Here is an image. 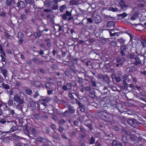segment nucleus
Returning <instances> with one entry per match:
<instances>
[{
  "instance_id": "38",
  "label": "nucleus",
  "mask_w": 146,
  "mask_h": 146,
  "mask_svg": "<svg viewBox=\"0 0 146 146\" xmlns=\"http://www.w3.org/2000/svg\"><path fill=\"white\" fill-rule=\"evenodd\" d=\"M66 15L67 16H70L71 15V13H70L68 11H67L66 12Z\"/></svg>"
},
{
  "instance_id": "11",
  "label": "nucleus",
  "mask_w": 146,
  "mask_h": 146,
  "mask_svg": "<svg viewBox=\"0 0 146 146\" xmlns=\"http://www.w3.org/2000/svg\"><path fill=\"white\" fill-rule=\"evenodd\" d=\"M108 10L111 11H112L113 12H116L119 11L118 8H114L112 7H110L109 8Z\"/></svg>"
},
{
  "instance_id": "61",
  "label": "nucleus",
  "mask_w": 146,
  "mask_h": 146,
  "mask_svg": "<svg viewBox=\"0 0 146 146\" xmlns=\"http://www.w3.org/2000/svg\"><path fill=\"white\" fill-rule=\"evenodd\" d=\"M44 11L46 12H49L50 11V10L49 9H46L44 10Z\"/></svg>"
},
{
  "instance_id": "34",
  "label": "nucleus",
  "mask_w": 146,
  "mask_h": 146,
  "mask_svg": "<svg viewBox=\"0 0 146 146\" xmlns=\"http://www.w3.org/2000/svg\"><path fill=\"white\" fill-rule=\"evenodd\" d=\"M21 17L23 19H25L26 18V16L24 14H22L21 15Z\"/></svg>"
},
{
  "instance_id": "36",
  "label": "nucleus",
  "mask_w": 146,
  "mask_h": 146,
  "mask_svg": "<svg viewBox=\"0 0 146 146\" xmlns=\"http://www.w3.org/2000/svg\"><path fill=\"white\" fill-rule=\"evenodd\" d=\"M87 21H88V22H89L91 23H92L93 22V20L92 19H91V18H88L87 19Z\"/></svg>"
},
{
  "instance_id": "24",
  "label": "nucleus",
  "mask_w": 146,
  "mask_h": 146,
  "mask_svg": "<svg viewBox=\"0 0 146 146\" xmlns=\"http://www.w3.org/2000/svg\"><path fill=\"white\" fill-rule=\"evenodd\" d=\"M13 138L15 140H17L19 139V137L18 136L15 135L13 136Z\"/></svg>"
},
{
  "instance_id": "63",
  "label": "nucleus",
  "mask_w": 146,
  "mask_h": 146,
  "mask_svg": "<svg viewBox=\"0 0 146 146\" xmlns=\"http://www.w3.org/2000/svg\"><path fill=\"white\" fill-rule=\"evenodd\" d=\"M125 134L126 135H130L131 134V133H130V132L128 131V132H126Z\"/></svg>"
},
{
  "instance_id": "25",
  "label": "nucleus",
  "mask_w": 146,
  "mask_h": 146,
  "mask_svg": "<svg viewBox=\"0 0 146 146\" xmlns=\"http://www.w3.org/2000/svg\"><path fill=\"white\" fill-rule=\"evenodd\" d=\"M94 142H95V139L93 137H91V139L90 143V144H93V143H94Z\"/></svg>"
},
{
  "instance_id": "29",
  "label": "nucleus",
  "mask_w": 146,
  "mask_h": 146,
  "mask_svg": "<svg viewBox=\"0 0 146 146\" xmlns=\"http://www.w3.org/2000/svg\"><path fill=\"white\" fill-rule=\"evenodd\" d=\"M111 45L113 46H116L117 44L114 41L111 42Z\"/></svg>"
},
{
  "instance_id": "62",
  "label": "nucleus",
  "mask_w": 146,
  "mask_h": 146,
  "mask_svg": "<svg viewBox=\"0 0 146 146\" xmlns=\"http://www.w3.org/2000/svg\"><path fill=\"white\" fill-rule=\"evenodd\" d=\"M2 58V61H5V58L2 56V55L1 56Z\"/></svg>"
},
{
  "instance_id": "50",
  "label": "nucleus",
  "mask_w": 146,
  "mask_h": 146,
  "mask_svg": "<svg viewBox=\"0 0 146 146\" xmlns=\"http://www.w3.org/2000/svg\"><path fill=\"white\" fill-rule=\"evenodd\" d=\"M121 55L122 56H125V53L123 52V51H121Z\"/></svg>"
},
{
  "instance_id": "2",
  "label": "nucleus",
  "mask_w": 146,
  "mask_h": 146,
  "mask_svg": "<svg viewBox=\"0 0 146 146\" xmlns=\"http://www.w3.org/2000/svg\"><path fill=\"white\" fill-rule=\"evenodd\" d=\"M118 4L120 5L121 8L124 10H125L128 6L125 4V2L123 0H116Z\"/></svg>"
},
{
  "instance_id": "32",
  "label": "nucleus",
  "mask_w": 146,
  "mask_h": 146,
  "mask_svg": "<svg viewBox=\"0 0 146 146\" xmlns=\"http://www.w3.org/2000/svg\"><path fill=\"white\" fill-rule=\"evenodd\" d=\"M129 35L130 36L131 38L130 40H132V39H134L135 38V36L129 34Z\"/></svg>"
},
{
  "instance_id": "51",
  "label": "nucleus",
  "mask_w": 146,
  "mask_h": 146,
  "mask_svg": "<svg viewBox=\"0 0 146 146\" xmlns=\"http://www.w3.org/2000/svg\"><path fill=\"white\" fill-rule=\"evenodd\" d=\"M3 106L5 108V110H7L8 109L7 106L6 104H5L3 105Z\"/></svg>"
},
{
  "instance_id": "33",
  "label": "nucleus",
  "mask_w": 146,
  "mask_h": 146,
  "mask_svg": "<svg viewBox=\"0 0 146 146\" xmlns=\"http://www.w3.org/2000/svg\"><path fill=\"white\" fill-rule=\"evenodd\" d=\"M62 18L64 19H66L67 18V16L66 14H64L62 16Z\"/></svg>"
},
{
  "instance_id": "21",
  "label": "nucleus",
  "mask_w": 146,
  "mask_h": 146,
  "mask_svg": "<svg viewBox=\"0 0 146 146\" xmlns=\"http://www.w3.org/2000/svg\"><path fill=\"white\" fill-rule=\"evenodd\" d=\"M35 129L34 128H31L30 129L29 133H34L35 132Z\"/></svg>"
},
{
  "instance_id": "27",
  "label": "nucleus",
  "mask_w": 146,
  "mask_h": 146,
  "mask_svg": "<svg viewBox=\"0 0 146 146\" xmlns=\"http://www.w3.org/2000/svg\"><path fill=\"white\" fill-rule=\"evenodd\" d=\"M120 16H121L123 17H125L127 16V14L125 13H123L122 14L119 15Z\"/></svg>"
},
{
  "instance_id": "10",
  "label": "nucleus",
  "mask_w": 146,
  "mask_h": 146,
  "mask_svg": "<svg viewBox=\"0 0 146 146\" xmlns=\"http://www.w3.org/2000/svg\"><path fill=\"white\" fill-rule=\"evenodd\" d=\"M79 108L82 112H84L85 111L84 106L81 104H79Z\"/></svg>"
},
{
  "instance_id": "19",
  "label": "nucleus",
  "mask_w": 146,
  "mask_h": 146,
  "mask_svg": "<svg viewBox=\"0 0 146 146\" xmlns=\"http://www.w3.org/2000/svg\"><path fill=\"white\" fill-rule=\"evenodd\" d=\"M34 35L36 37H38L40 36V34L39 33L35 32L34 34Z\"/></svg>"
},
{
  "instance_id": "7",
  "label": "nucleus",
  "mask_w": 146,
  "mask_h": 146,
  "mask_svg": "<svg viewBox=\"0 0 146 146\" xmlns=\"http://www.w3.org/2000/svg\"><path fill=\"white\" fill-rule=\"evenodd\" d=\"M115 24V23L114 22L110 21L107 24V27H111L114 26Z\"/></svg>"
},
{
  "instance_id": "56",
  "label": "nucleus",
  "mask_w": 146,
  "mask_h": 146,
  "mask_svg": "<svg viewBox=\"0 0 146 146\" xmlns=\"http://www.w3.org/2000/svg\"><path fill=\"white\" fill-rule=\"evenodd\" d=\"M21 106L20 105H17V108H19L20 109H21Z\"/></svg>"
},
{
  "instance_id": "49",
  "label": "nucleus",
  "mask_w": 146,
  "mask_h": 146,
  "mask_svg": "<svg viewBox=\"0 0 146 146\" xmlns=\"http://www.w3.org/2000/svg\"><path fill=\"white\" fill-rule=\"evenodd\" d=\"M102 42L103 43H105L106 42V40L105 39H102Z\"/></svg>"
},
{
  "instance_id": "46",
  "label": "nucleus",
  "mask_w": 146,
  "mask_h": 146,
  "mask_svg": "<svg viewBox=\"0 0 146 146\" xmlns=\"http://www.w3.org/2000/svg\"><path fill=\"white\" fill-rule=\"evenodd\" d=\"M88 127L90 129H92V126L90 124H88L87 125Z\"/></svg>"
},
{
  "instance_id": "9",
  "label": "nucleus",
  "mask_w": 146,
  "mask_h": 146,
  "mask_svg": "<svg viewBox=\"0 0 146 146\" xmlns=\"http://www.w3.org/2000/svg\"><path fill=\"white\" fill-rule=\"evenodd\" d=\"M75 110L73 107H70L69 108V111L71 113H73L74 112ZM68 111L67 110L64 112V113L65 114H66L67 113H68Z\"/></svg>"
},
{
  "instance_id": "20",
  "label": "nucleus",
  "mask_w": 146,
  "mask_h": 146,
  "mask_svg": "<svg viewBox=\"0 0 146 146\" xmlns=\"http://www.w3.org/2000/svg\"><path fill=\"white\" fill-rule=\"evenodd\" d=\"M125 59L124 58H122L121 59L120 58H118L117 59V62H121V61H125Z\"/></svg>"
},
{
  "instance_id": "5",
  "label": "nucleus",
  "mask_w": 146,
  "mask_h": 146,
  "mask_svg": "<svg viewBox=\"0 0 146 146\" xmlns=\"http://www.w3.org/2000/svg\"><path fill=\"white\" fill-rule=\"evenodd\" d=\"M94 21L96 23L98 24L101 22L102 20L100 16L97 15L95 17Z\"/></svg>"
},
{
  "instance_id": "17",
  "label": "nucleus",
  "mask_w": 146,
  "mask_h": 146,
  "mask_svg": "<svg viewBox=\"0 0 146 146\" xmlns=\"http://www.w3.org/2000/svg\"><path fill=\"white\" fill-rule=\"evenodd\" d=\"M122 140L123 142L125 143L127 142V139L126 136H123L122 138Z\"/></svg>"
},
{
  "instance_id": "47",
  "label": "nucleus",
  "mask_w": 146,
  "mask_h": 146,
  "mask_svg": "<svg viewBox=\"0 0 146 146\" xmlns=\"http://www.w3.org/2000/svg\"><path fill=\"white\" fill-rule=\"evenodd\" d=\"M114 128L117 131H118L119 130V128L117 126H115Z\"/></svg>"
},
{
  "instance_id": "59",
  "label": "nucleus",
  "mask_w": 146,
  "mask_h": 146,
  "mask_svg": "<svg viewBox=\"0 0 146 146\" xmlns=\"http://www.w3.org/2000/svg\"><path fill=\"white\" fill-rule=\"evenodd\" d=\"M37 95H38V94L37 93H35L34 95V97L35 98H36Z\"/></svg>"
},
{
  "instance_id": "26",
  "label": "nucleus",
  "mask_w": 146,
  "mask_h": 146,
  "mask_svg": "<svg viewBox=\"0 0 146 146\" xmlns=\"http://www.w3.org/2000/svg\"><path fill=\"white\" fill-rule=\"evenodd\" d=\"M13 101L10 99H9V101L8 102V104L9 106H11V105L13 104Z\"/></svg>"
},
{
  "instance_id": "8",
  "label": "nucleus",
  "mask_w": 146,
  "mask_h": 146,
  "mask_svg": "<svg viewBox=\"0 0 146 146\" xmlns=\"http://www.w3.org/2000/svg\"><path fill=\"white\" fill-rule=\"evenodd\" d=\"M14 128H15V127H13L11 128L10 130L9 131L2 132L1 134V135H3L4 133H12L15 130V129H14Z\"/></svg>"
},
{
  "instance_id": "18",
  "label": "nucleus",
  "mask_w": 146,
  "mask_h": 146,
  "mask_svg": "<svg viewBox=\"0 0 146 146\" xmlns=\"http://www.w3.org/2000/svg\"><path fill=\"white\" fill-rule=\"evenodd\" d=\"M129 76L128 74H125L123 76V78L124 80H126L128 78Z\"/></svg>"
},
{
  "instance_id": "43",
  "label": "nucleus",
  "mask_w": 146,
  "mask_h": 146,
  "mask_svg": "<svg viewBox=\"0 0 146 146\" xmlns=\"http://www.w3.org/2000/svg\"><path fill=\"white\" fill-rule=\"evenodd\" d=\"M0 50L1 51V53H2L3 55H5V53L4 52V51L3 50L2 47L0 48Z\"/></svg>"
},
{
  "instance_id": "64",
  "label": "nucleus",
  "mask_w": 146,
  "mask_h": 146,
  "mask_svg": "<svg viewBox=\"0 0 146 146\" xmlns=\"http://www.w3.org/2000/svg\"><path fill=\"white\" fill-rule=\"evenodd\" d=\"M25 1L26 2L29 3H30L31 2V1L30 0H25Z\"/></svg>"
},
{
  "instance_id": "3",
  "label": "nucleus",
  "mask_w": 146,
  "mask_h": 146,
  "mask_svg": "<svg viewBox=\"0 0 146 146\" xmlns=\"http://www.w3.org/2000/svg\"><path fill=\"white\" fill-rule=\"evenodd\" d=\"M14 100L17 103L20 104H23L24 102L23 100L21 99L20 97L18 96V95H15L13 98Z\"/></svg>"
},
{
  "instance_id": "30",
  "label": "nucleus",
  "mask_w": 146,
  "mask_h": 146,
  "mask_svg": "<svg viewBox=\"0 0 146 146\" xmlns=\"http://www.w3.org/2000/svg\"><path fill=\"white\" fill-rule=\"evenodd\" d=\"M117 145V143L116 141H114L112 143V146H116Z\"/></svg>"
},
{
  "instance_id": "53",
  "label": "nucleus",
  "mask_w": 146,
  "mask_h": 146,
  "mask_svg": "<svg viewBox=\"0 0 146 146\" xmlns=\"http://www.w3.org/2000/svg\"><path fill=\"white\" fill-rule=\"evenodd\" d=\"M1 15L2 17H5L6 16V15L4 13H2L1 14Z\"/></svg>"
},
{
  "instance_id": "54",
  "label": "nucleus",
  "mask_w": 146,
  "mask_h": 146,
  "mask_svg": "<svg viewBox=\"0 0 146 146\" xmlns=\"http://www.w3.org/2000/svg\"><path fill=\"white\" fill-rule=\"evenodd\" d=\"M9 94L11 95H12L13 93V92L11 90H9Z\"/></svg>"
},
{
  "instance_id": "37",
  "label": "nucleus",
  "mask_w": 146,
  "mask_h": 146,
  "mask_svg": "<svg viewBox=\"0 0 146 146\" xmlns=\"http://www.w3.org/2000/svg\"><path fill=\"white\" fill-rule=\"evenodd\" d=\"M48 93V94H50L52 93L53 91L52 90H47Z\"/></svg>"
},
{
  "instance_id": "4",
  "label": "nucleus",
  "mask_w": 146,
  "mask_h": 146,
  "mask_svg": "<svg viewBox=\"0 0 146 146\" xmlns=\"http://www.w3.org/2000/svg\"><path fill=\"white\" fill-rule=\"evenodd\" d=\"M72 88V85L70 83H67L65 85H64L62 87V89L64 90H68Z\"/></svg>"
},
{
  "instance_id": "44",
  "label": "nucleus",
  "mask_w": 146,
  "mask_h": 146,
  "mask_svg": "<svg viewBox=\"0 0 146 146\" xmlns=\"http://www.w3.org/2000/svg\"><path fill=\"white\" fill-rule=\"evenodd\" d=\"M51 127H52V129L54 130L56 129V126H55V125H51Z\"/></svg>"
},
{
  "instance_id": "57",
  "label": "nucleus",
  "mask_w": 146,
  "mask_h": 146,
  "mask_svg": "<svg viewBox=\"0 0 146 146\" xmlns=\"http://www.w3.org/2000/svg\"><path fill=\"white\" fill-rule=\"evenodd\" d=\"M63 130V128L62 127H60L59 128V131H62Z\"/></svg>"
},
{
  "instance_id": "15",
  "label": "nucleus",
  "mask_w": 146,
  "mask_h": 146,
  "mask_svg": "<svg viewBox=\"0 0 146 146\" xmlns=\"http://www.w3.org/2000/svg\"><path fill=\"white\" fill-rule=\"evenodd\" d=\"M25 92L27 94L29 95H30L32 93V91L29 89H25Z\"/></svg>"
},
{
  "instance_id": "60",
  "label": "nucleus",
  "mask_w": 146,
  "mask_h": 146,
  "mask_svg": "<svg viewBox=\"0 0 146 146\" xmlns=\"http://www.w3.org/2000/svg\"><path fill=\"white\" fill-rule=\"evenodd\" d=\"M94 40V39L92 38H90V41L91 42H93Z\"/></svg>"
},
{
  "instance_id": "13",
  "label": "nucleus",
  "mask_w": 146,
  "mask_h": 146,
  "mask_svg": "<svg viewBox=\"0 0 146 146\" xmlns=\"http://www.w3.org/2000/svg\"><path fill=\"white\" fill-rule=\"evenodd\" d=\"M9 111V113L12 115H13L15 114L14 111L10 108H8L7 110Z\"/></svg>"
},
{
  "instance_id": "41",
  "label": "nucleus",
  "mask_w": 146,
  "mask_h": 146,
  "mask_svg": "<svg viewBox=\"0 0 146 146\" xmlns=\"http://www.w3.org/2000/svg\"><path fill=\"white\" fill-rule=\"evenodd\" d=\"M2 73L4 76H5V74L7 72V70H2Z\"/></svg>"
},
{
  "instance_id": "55",
  "label": "nucleus",
  "mask_w": 146,
  "mask_h": 146,
  "mask_svg": "<svg viewBox=\"0 0 146 146\" xmlns=\"http://www.w3.org/2000/svg\"><path fill=\"white\" fill-rule=\"evenodd\" d=\"M58 84L59 86H60L62 85V82L60 81H58Z\"/></svg>"
},
{
  "instance_id": "14",
  "label": "nucleus",
  "mask_w": 146,
  "mask_h": 146,
  "mask_svg": "<svg viewBox=\"0 0 146 146\" xmlns=\"http://www.w3.org/2000/svg\"><path fill=\"white\" fill-rule=\"evenodd\" d=\"M117 41L120 42L121 44L124 43L125 41L123 38H120L117 39Z\"/></svg>"
},
{
  "instance_id": "28",
  "label": "nucleus",
  "mask_w": 146,
  "mask_h": 146,
  "mask_svg": "<svg viewBox=\"0 0 146 146\" xmlns=\"http://www.w3.org/2000/svg\"><path fill=\"white\" fill-rule=\"evenodd\" d=\"M126 49V48L124 46H122L121 48V51H125Z\"/></svg>"
},
{
  "instance_id": "23",
  "label": "nucleus",
  "mask_w": 146,
  "mask_h": 146,
  "mask_svg": "<svg viewBox=\"0 0 146 146\" xmlns=\"http://www.w3.org/2000/svg\"><path fill=\"white\" fill-rule=\"evenodd\" d=\"M13 0H7V4L8 5H10L11 4Z\"/></svg>"
},
{
  "instance_id": "1",
  "label": "nucleus",
  "mask_w": 146,
  "mask_h": 146,
  "mask_svg": "<svg viewBox=\"0 0 146 146\" xmlns=\"http://www.w3.org/2000/svg\"><path fill=\"white\" fill-rule=\"evenodd\" d=\"M101 118L107 121H111L112 120V116L110 114L106 111H101L99 113Z\"/></svg>"
},
{
  "instance_id": "48",
  "label": "nucleus",
  "mask_w": 146,
  "mask_h": 146,
  "mask_svg": "<svg viewBox=\"0 0 146 146\" xmlns=\"http://www.w3.org/2000/svg\"><path fill=\"white\" fill-rule=\"evenodd\" d=\"M110 35L111 36H115V34H116V33H111L110 32Z\"/></svg>"
},
{
  "instance_id": "12",
  "label": "nucleus",
  "mask_w": 146,
  "mask_h": 146,
  "mask_svg": "<svg viewBox=\"0 0 146 146\" xmlns=\"http://www.w3.org/2000/svg\"><path fill=\"white\" fill-rule=\"evenodd\" d=\"M3 87L6 89H9V86L8 84H5L4 83H3L2 84Z\"/></svg>"
},
{
  "instance_id": "39",
  "label": "nucleus",
  "mask_w": 146,
  "mask_h": 146,
  "mask_svg": "<svg viewBox=\"0 0 146 146\" xmlns=\"http://www.w3.org/2000/svg\"><path fill=\"white\" fill-rule=\"evenodd\" d=\"M92 85L93 86H96V84L94 81H93L92 82Z\"/></svg>"
},
{
  "instance_id": "52",
  "label": "nucleus",
  "mask_w": 146,
  "mask_h": 146,
  "mask_svg": "<svg viewBox=\"0 0 146 146\" xmlns=\"http://www.w3.org/2000/svg\"><path fill=\"white\" fill-rule=\"evenodd\" d=\"M141 61L140 60H138V61L137 62H135V64L138 65L140 63Z\"/></svg>"
},
{
  "instance_id": "58",
  "label": "nucleus",
  "mask_w": 146,
  "mask_h": 146,
  "mask_svg": "<svg viewBox=\"0 0 146 146\" xmlns=\"http://www.w3.org/2000/svg\"><path fill=\"white\" fill-rule=\"evenodd\" d=\"M74 124L76 126H77L78 124V122L77 121H75L74 122Z\"/></svg>"
},
{
  "instance_id": "45",
  "label": "nucleus",
  "mask_w": 146,
  "mask_h": 146,
  "mask_svg": "<svg viewBox=\"0 0 146 146\" xmlns=\"http://www.w3.org/2000/svg\"><path fill=\"white\" fill-rule=\"evenodd\" d=\"M40 117V115L38 114H36L35 116V117L36 119H38Z\"/></svg>"
},
{
  "instance_id": "31",
  "label": "nucleus",
  "mask_w": 146,
  "mask_h": 146,
  "mask_svg": "<svg viewBox=\"0 0 146 146\" xmlns=\"http://www.w3.org/2000/svg\"><path fill=\"white\" fill-rule=\"evenodd\" d=\"M66 76H69L70 75V72L68 71H66L65 73Z\"/></svg>"
},
{
  "instance_id": "35",
  "label": "nucleus",
  "mask_w": 146,
  "mask_h": 146,
  "mask_svg": "<svg viewBox=\"0 0 146 146\" xmlns=\"http://www.w3.org/2000/svg\"><path fill=\"white\" fill-rule=\"evenodd\" d=\"M0 122L3 124H4L6 122L5 119H2L0 121Z\"/></svg>"
},
{
  "instance_id": "6",
  "label": "nucleus",
  "mask_w": 146,
  "mask_h": 146,
  "mask_svg": "<svg viewBox=\"0 0 146 146\" xmlns=\"http://www.w3.org/2000/svg\"><path fill=\"white\" fill-rule=\"evenodd\" d=\"M24 2L22 1H19L18 3L17 6L19 9H22L25 6Z\"/></svg>"
},
{
  "instance_id": "16",
  "label": "nucleus",
  "mask_w": 146,
  "mask_h": 146,
  "mask_svg": "<svg viewBox=\"0 0 146 146\" xmlns=\"http://www.w3.org/2000/svg\"><path fill=\"white\" fill-rule=\"evenodd\" d=\"M33 84L37 87H39L40 86H41L40 83L39 81H36Z\"/></svg>"
},
{
  "instance_id": "22",
  "label": "nucleus",
  "mask_w": 146,
  "mask_h": 146,
  "mask_svg": "<svg viewBox=\"0 0 146 146\" xmlns=\"http://www.w3.org/2000/svg\"><path fill=\"white\" fill-rule=\"evenodd\" d=\"M138 15V14H137L136 15H133V16H132L131 17V19L133 20H135V18L137 17Z\"/></svg>"
},
{
  "instance_id": "42",
  "label": "nucleus",
  "mask_w": 146,
  "mask_h": 146,
  "mask_svg": "<svg viewBox=\"0 0 146 146\" xmlns=\"http://www.w3.org/2000/svg\"><path fill=\"white\" fill-rule=\"evenodd\" d=\"M116 81L118 82H119L121 81V79L120 77H118L116 78Z\"/></svg>"
},
{
  "instance_id": "40",
  "label": "nucleus",
  "mask_w": 146,
  "mask_h": 146,
  "mask_svg": "<svg viewBox=\"0 0 146 146\" xmlns=\"http://www.w3.org/2000/svg\"><path fill=\"white\" fill-rule=\"evenodd\" d=\"M64 6H62L60 8V11L61 12H62L63 11V10L64 9Z\"/></svg>"
}]
</instances>
